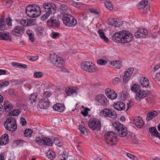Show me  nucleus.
Here are the masks:
<instances>
[{
  "instance_id": "a878e982",
  "label": "nucleus",
  "mask_w": 160,
  "mask_h": 160,
  "mask_svg": "<svg viewBox=\"0 0 160 160\" xmlns=\"http://www.w3.org/2000/svg\"><path fill=\"white\" fill-rule=\"evenodd\" d=\"M118 135L120 137H126L128 134L127 130L126 127H124L121 130H118V132H116Z\"/></svg>"
},
{
  "instance_id": "338daca9",
  "label": "nucleus",
  "mask_w": 160,
  "mask_h": 160,
  "mask_svg": "<svg viewBox=\"0 0 160 160\" xmlns=\"http://www.w3.org/2000/svg\"><path fill=\"white\" fill-rule=\"evenodd\" d=\"M23 141L20 140H16L15 142L17 145H20V146H22L23 144Z\"/></svg>"
},
{
  "instance_id": "cd10ccee",
  "label": "nucleus",
  "mask_w": 160,
  "mask_h": 160,
  "mask_svg": "<svg viewBox=\"0 0 160 160\" xmlns=\"http://www.w3.org/2000/svg\"><path fill=\"white\" fill-rule=\"evenodd\" d=\"M157 114V112L155 111L149 112L147 114L146 119L147 120L149 121L153 118L155 117L156 116Z\"/></svg>"
},
{
  "instance_id": "4d7b16f0",
  "label": "nucleus",
  "mask_w": 160,
  "mask_h": 160,
  "mask_svg": "<svg viewBox=\"0 0 160 160\" xmlns=\"http://www.w3.org/2000/svg\"><path fill=\"white\" fill-rule=\"evenodd\" d=\"M112 82L115 85L117 84L120 82V79L116 77L113 80Z\"/></svg>"
},
{
  "instance_id": "ea45409f",
  "label": "nucleus",
  "mask_w": 160,
  "mask_h": 160,
  "mask_svg": "<svg viewBox=\"0 0 160 160\" xmlns=\"http://www.w3.org/2000/svg\"><path fill=\"white\" fill-rule=\"evenodd\" d=\"M37 96L36 94H31L29 96V100L31 102H33L36 101Z\"/></svg>"
},
{
  "instance_id": "603ef678",
  "label": "nucleus",
  "mask_w": 160,
  "mask_h": 160,
  "mask_svg": "<svg viewBox=\"0 0 160 160\" xmlns=\"http://www.w3.org/2000/svg\"><path fill=\"white\" fill-rule=\"evenodd\" d=\"M90 110L88 108H86L84 110V111L81 112V114L84 116L86 117L88 115V111H90Z\"/></svg>"
},
{
  "instance_id": "20e7f679",
  "label": "nucleus",
  "mask_w": 160,
  "mask_h": 160,
  "mask_svg": "<svg viewBox=\"0 0 160 160\" xmlns=\"http://www.w3.org/2000/svg\"><path fill=\"white\" fill-rule=\"evenodd\" d=\"M5 128L12 132H15L17 128L16 121L13 117H9L4 124Z\"/></svg>"
},
{
  "instance_id": "e433bc0d",
  "label": "nucleus",
  "mask_w": 160,
  "mask_h": 160,
  "mask_svg": "<svg viewBox=\"0 0 160 160\" xmlns=\"http://www.w3.org/2000/svg\"><path fill=\"white\" fill-rule=\"evenodd\" d=\"M140 82L141 84L143 87H147L149 84V81L146 78H143V80L141 79Z\"/></svg>"
},
{
  "instance_id": "dca6fc26",
  "label": "nucleus",
  "mask_w": 160,
  "mask_h": 160,
  "mask_svg": "<svg viewBox=\"0 0 160 160\" xmlns=\"http://www.w3.org/2000/svg\"><path fill=\"white\" fill-rule=\"evenodd\" d=\"M148 35V32L146 29L142 28L138 30L134 34V36L137 38H145Z\"/></svg>"
},
{
  "instance_id": "a19ab883",
  "label": "nucleus",
  "mask_w": 160,
  "mask_h": 160,
  "mask_svg": "<svg viewBox=\"0 0 160 160\" xmlns=\"http://www.w3.org/2000/svg\"><path fill=\"white\" fill-rule=\"evenodd\" d=\"M19 22L18 23H20V24L22 26L24 27L27 26L28 24L27 23V19H22L20 21H18Z\"/></svg>"
},
{
  "instance_id": "9b49d317",
  "label": "nucleus",
  "mask_w": 160,
  "mask_h": 160,
  "mask_svg": "<svg viewBox=\"0 0 160 160\" xmlns=\"http://www.w3.org/2000/svg\"><path fill=\"white\" fill-rule=\"evenodd\" d=\"M36 141L37 142L41 145H47L49 146L52 145V142L49 138L46 137L40 138V137L37 138Z\"/></svg>"
},
{
  "instance_id": "4be33fe9",
  "label": "nucleus",
  "mask_w": 160,
  "mask_h": 160,
  "mask_svg": "<svg viewBox=\"0 0 160 160\" xmlns=\"http://www.w3.org/2000/svg\"><path fill=\"white\" fill-rule=\"evenodd\" d=\"M105 93L107 97L111 100L115 99L117 96V93L113 90L108 89Z\"/></svg>"
},
{
  "instance_id": "9d476101",
  "label": "nucleus",
  "mask_w": 160,
  "mask_h": 160,
  "mask_svg": "<svg viewBox=\"0 0 160 160\" xmlns=\"http://www.w3.org/2000/svg\"><path fill=\"white\" fill-rule=\"evenodd\" d=\"M100 115L102 116L110 118L113 119L116 118L117 117V114L115 111L108 108H105L102 110Z\"/></svg>"
},
{
  "instance_id": "1a4fd4ad",
  "label": "nucleus",
  "mask_w": 160,
  "mask_h": 160,
  "mask_svg": "<svg viewBox=\"0 0 160 160\" xmlns=\"http://www.w3.org/2000/svg\"><path fill=\"white\" fill-rule=\"evenodd\" d=\"M88 124L89 127L92 130L98 131L101 129L100 122L96 118H91L88 121Z\"/></svg>"
},
{
  "instance_id": "473e14b6",
  "label": "nucleus",
  "mask_w": 160,
  "mask_h": 160,
  "mask_svg": "<svg viewBox=\"0 0 160 160\" xmlns=\"http://www.w3.org/2000/svg\"><path fill=\"white\" fill-rule=\"evenodd\" d=\"M110 64L113 66V68H119L121 66V63L120 61H114L110 62Z\"/></svg>"
},
{
  "instance_id": "37998d69",
  "label": "nucleus",
  "mask_w": 160,
  "mask_h": 160,
  "mask_svg": "<svg viewBox=\"0 0 160 160\" xmlns=\"http://www.w3.org/2000/svg\"><path fill=\"white\" fill-rule=\"evenodd\" d=\"M43 75V73L40 72H34V77L35 78H40Z\"/></svg>"
},
{
  "instance_id": "2f4dec72",
  "label": "nucleus",
  "mask_w": 160,
  "mask_h": 160,
  "mask_svg": "<svg viewBox=\"0 0 160 160\" xmlns=\"http://www.w3.org/2000/svg\"><path fill=\"white\" fill-rule=\"evenodd\" d=\"M142 89L140 86L138 84H135L132 86L131 88L132 92L136 93Z\"/></svg>"
},
{
  "instance_id": "13d9d810",
  "label": "nucleus",
  "mask_w": 160,
  "mask_h": 160,
  "mask_svg": "<svg viewBox=\"0 0 160 160\" xmlns=\"http://www.w3.org/2000/svg\"><path fill=\"white\" fill-rule=\"evenodd\" d=\"M7 24L8 26H10L12 24V20L10 17H8L6 19Z\"/></svg>"
},
{
  "instance_id": "6e6552de",
  "label": "nucleus",
  "mask_w": 160,
  "mask_h": 160,
  "mask_svg": "<svg viewBox=\"0 0 160 160\" xmlns=\"http://www.w3.org/2000/svg\"><path fill=\"white\" fill-rule=\"evenodd\" d=\"M50 62L55 66L62 68L64 65V60L55 54L51 55L50 57Z\"/></svg>"
},
{
  "instance_id": "5fc2aeb1",
  "label": "nucleus",
  "mask_w": 160,
  "mask_h": 160,
  "mask_svg": "<svg viewBox=\"0 0 160 160\" xmlns=\"http://www.w3.org/2000/svg\"><path fill=\"white\" fill-rule=\"evenodd\" d=\"M90 11L92 13H94L96 14H99L101 13L100 12L95 9H90Z\"/></svg>"
},
{
  "instance_id": "c9c22d12",
  "label": "nucleus",
  "mask_w": 160,
  "mask_h": 160,
  "mask_svg": "<svg viewBox=\"0 0 160 160\" xmlns=\"http://www.w3.org/2000/svg\"><path fill=\"white\" fill-rule=\"evenodd\" d=\"M149 130L151 136L156 137L158 135V132L155 127H152L150 128Z\"/></svg>"
},
{
  "instance_id": "e2e57ef3",
  "label": "nucleus",
  "mask_w": 160,
  "mask_h": 160,
  "mask_svg": "<svg viewBox=\"0 0 160 160\" xmlns=\"http://www.w3.org/2000/svg\"><path fill=\"white\" fill-rule=\"evenodd\" d=\"M54 153L53 152L52 153L50 152L48 155V157L49 158L53 160L55 158V156H54Z\"/></svg>"
},
{
  "instance_id": "aec40b11",
  "label": "nucleus",
  "mask_w": 160,
  "mask_h": 160,
  "mask_svg": "<svg viewBox=\"0 0 160 160\" xmlns=\"http://www.w3.org/2000/svg\"><path fill=\"white\" fill-rule=\"evenodd\" d=\"M39 105L40 108L43 109H46L49 107V102L48 99L45 98H42L39 102Z\"/></svg>"
},
{
  "instance_id": "2eb2a0df",
  "label": "nucleus",
  "mask_w": 160,
  "mask_h": 160,
  "mask_svg": "<svg viewBox=\"0 0 160 160\" xmlns=\"http://www.w3.org/2000/svg\"><path fill=\"white\" fill-rule=\"evenodd\" d=\"M150 92L149 91L144 90L142 88L139 92L136 93V99L138 100H140L148 96Z\"/></svg>"
},
{
  "instance_id": "c03bdc74",
  "label": "nucleus",
  "mask_w": 160,
  "mask_h": 160,
  "mask_svg": "<svg viewBox=\"0 0 160 160\" xmlns=\"http://www.w3.org/2000/svg\"><path fill=\"white\" fill-rule=\"evenodd\" d=\"M79 129L82 133L85 135L87 134V131L84 127L80 126L79 127Z\"/></svg>"
},
{
  "instance_id": "7c9ffc66",
  "label": "nucleus",
  "mask_w": 160,
  "mask_h": 160,
  "mask_svg": "<svg viewBox=\"0 0 160 160\" xmlns=\"http://www.w3.org/2000/svg\"><path fill=\"white\" fill-rule=\"evenodd\" d=\"M26 32L27 35L29 37V40L31 42H33L34 40V35L33 32L30 29L27 30Z\"/></svg>"
},
{
  "instance_id": "4c0bfd02",
  "label": "nucleus",
  "mask_w": 160,
  "mask_h": 160,
  "mask_svg": "<svg viewBox=\"0 0 160 160\" xmlns=\"http://www.w3.org/2000/svg\"><path fill=\"white\" fill-rule=\"evenodd\" d=\"M33 131L31 129H26L24 132V136L26 137H31Z\"/></svg>"
},
{
  "instance_id": "49530a36",
  "label": "nucleus",
  "mask_w": 160,
  "mask_h": 160,
  "mask_svg": "<svg viewBox=\"0 0 160 160\" xmlns=\"http://www.w3.org/2000/svg\"><path fill=\"white\" fill-rule=\"evenodd\" d=\"M35 20L32 19H27V26H32L35 24Z\"/></svg>"
},
{
  "instance_id": "39448f33",
  "label": "nucleus",
  "mask_w": 160,
  "mask_h": 160,
  "mask_svg": "<svg viewBox=\"0 0 160 160\" xmlns=\"http://www.w3.org/2000/svg\"><path fill=\"white\" fill-rule=\"evenodd\" d=\"M62 20L64 24L67 27H73L77 24L76 19L70 14H64Z\"/></svg>"
},
{
  "instance_id": "8fccbe9b",
  "label": "nucleus",
  "mask_w": 160,
  "mask_h": 160,
  "mask_svg": "<svg viewBox=\"0 0 160 160\" xmlns=\"http://www.w3.org/2000/svg\"><path fill=\"white\" fill-rule=\"evenodd\" d=\"M9 82L8 81H6L1 82L0 83L1 88H3L7 86L9 84Z\"/></svg>"
},
{
  "instance_id": "79ce46f5",
  "label": "nucleus",
  "mask_w": 160,
  "mask_h": 160,
  "mask_svg": "<svg viewBox=\"0 0 160 160\" xmlns=\"http://www.w3.org/2000/svg\"><path fill=\"white\" fill-rule=\"evenodd\" d=\"M153 79L156 82H160V72L157 73L153 77Z\"/></svg>"
},
{
  "instance_id": "ddd939ff",
  "label": "nucleus",
  "mask_w": 160,
  "mask_h": 160,
  "mask_svg": "<svg viewBox=\"0 0 160 160\" xmlns=\"http://www.w3.org/2000/svg\"><path fill=\"white\" fill-rule=\"evenodd\" d=\"M47 24L50 27H53L54 28H58L60 26V22L58 18L56 17H53L48 20Z\"/></svg>"
},
{
  "instance_id": "bf43d9fd",
  "label": "nucleus",
  "mask_w": 160,
  "mask_h": 160,
  "mask_svg": "<svg viewBox=\"0 0 160 160\" xmlns=\"http://www.w3.org/2000/svg\"><path fill=\"white\" fill-rule=\"evenodd\" d=\"M38 58V56H32V57H28V60H30L32 61H34L37 60Z\"/></svg>"
},
{
  "instance_id": "4468645a",
  "label": "nucleus",
  "mask_w": 160,
  "mask_h": 160,
  "mask_svg": "<svg viewBox=\"0 0 160 160\" xmlns=\"http://www.w3.org/2000/svg\"><path fill=\"white\" fill-rule=\"evenodd\" d=\"M95 99L98 105L103 106L107 105L108 101L107 98L104 95L102 94L98 95L96 97Z\"/></svg>"
},
{
  "instance_id": "de8ad7c7",
  "label": "nucleus",
  "mask_w": 160,
  "mask_h": 160,
  "mask_svg": "<svg viewBox=\"0 0 160 160\" xmlns=\"http://www.w3.org/2000/svg\"><path fill=\"white\" fill-rule=\"evenodd\" d=\"M97 62L99 65H104L107 63V61L103 59H100L98 60Z\"/></svg>"
},
{
  "instance_id": "f704fd0d",
  "label": "nucleus",
  "mask_w": 160,
  "mask_h": 160,
  "mask_svg": "<svg viewBox=\"0 0 160 160\" xmlns=\"http://www.w3.org/2000/svg\"><path fill=\"white\" fill-rule=\"evenodd\" d=\"M59 11L61 13L64 14L66 13L68 11V7L65 5L61 4H60L59 8Z\"/></svg>"
},
{
  "instance_id": "774afa93",
  "label": "nucleus",
  "mask_w": 160,
  "mask_h": 160,
  "mask_svg": "<svg viewBox=\"0 0 160 160\" xmlns=\"http://www.w3.org/2000/svg\"><path fill=\"white\" fill-rule=\"evenodd\" d=\"M128 96V94L125 91H122L121 94V97H122L123 99H125Z\"/></svg>"
},
{
  "instance_id": "0eeeda50",
  "label": "nucleus",
  "mask_w": 160,
  "mask_h": 160,
  "mask_svg": "<svg viewBox=\"0 0 160 160\" xmlns=\"http://www.w3.org/2000/svg\"><path fill=\"white\" fill-rule=\"evenodd\" d=\"M80 66L82 69L90 73L94 72L97 70L95 65L90 62H84L81 63Z\"/></svg>"
},
{
  "instance_id": "a211bd4d",
  "label": "nucleus",
  "mask_w": 160,
  "mask_h": 160,
  "mask_svg": "<svg viewBox=\"0 0 160 160\" xmlns=\"http://www.w3.org/2000/svg\"><path fill=\"white\" fill-rule=\"evenodd\" d=\"M113 107L115 109L121 111L125 109L126 106L122 102L119 101L114 102L113 105Z\"/></svg>"
},
{
  "instance_id": "412c9836",
  "label": "nucleus",
  "mask_w": 160,
  "mask_h": 160,
  "mask_svg": "<svg viewBox=\"0 0 160 160\" xmlns=\"http://www.w3.org/2000/svg\"><path fill=\"white\" fill-rule=\"evenodd\" d=\"M11 39L12 36L10 33L4 31L0 32V40L9 41Z\"/></svg>"
},
{
  "instance_id": "680f3d73",
  "label": "nucleus",
  "mask_w": 160,
  "mask_h": 160,
  "mask_svg": "<svg viewBox=\"0 0 160 160\" xmlns=\"http://www.w3.org/2000/svg\"><path fill=\"white\" fill-rule=\"evenodd\" d=\"M20 122L21 123L22 126H24L26 125L27 123V122L25 119L21 117L20 118Z\"/></svg>"
},
{
  "instance_id": "6e6d98bb",
  "label": "nucleus",
  "mask_w": 160,
  "mask_h": 160,
  "mask_svg": "<svg viewBox=\"0 0 160 160\" xmlns=\"http://www.w3.org/2000/svg\"><path fill=\"white\" fill-rule=\"evenodd\" d=\"M71 92H72V95H73L74 94L75 95H76L77 92H78V89L75 87H73L72 88H71Z\"/></svg>"
},
{
  "instance_id": "f257e3e1",
  "label": "nucleus",
  "mask_w": 160,
  "mask_h": 160,
  "mask_svg": "<svg viewBox=\"0 0 160 160\" xmlns=\"http://www.w3.org/2000/svg\"><path fill=\"white\" fill-rule=\"evenodd\" d=\"M132 39V34L125 30L116 32L112 37V40L114 42L118 43H128Z\"/></svg>"
},
{
  "instance_id": "7ed1b4c3",
  "label": "nucleus",
  "mask_w": 160,
  "mask_h": 160,
  "mask_svg": "<svg viewBox=\"0 0 160 160\" xmlns=\"http://www.w3.org/2000/svg\"><path fill=\"white\" fill-rule=\"evenodd\" d=\"M26 13L29 17L36 18L40 16L41 10L40 7L36 4L28 5L26 8Z\"/></svg>"
},
{
  "instance_id": "09e8293b",
  "label": "nucleus",
  "mask_w": 160,
  "mask_h": 160,
  "mask_svg": "<svg viewBox=\"0 0 160 160\" xmlns=\"http://www.w3.org/2000/svg\"><path fill=\"white\" fill-rule=\"evenodd\" d=\"M109 24L114 27H118V23L117 21L115 19H113L111 22H109Z\"/></svg>"
},
{
  "instance_id": "c85d7f7f",
  "label": "nucleus",
  "mask_w": 160,
  "mask_h": 160,
  "mask_svg": "<svg viewBox=\"0 0 160 160\" xmlns=\"http://www.w3.org/2000/svg\"><path fill=\"white\" fill-rule=\"evenodd\" d=\"M4 106L5 112H8L13 108L12 104L8 102H4Z\"/></svg>"
},
{
  "instance_id": "58836bf2",
  "label": "nucleus",
  "mask_w": 160,
  "mask_h": 160,
  "mask_svg": "<svg viewBox=\"0 0 160 160\" xmlns=\"http://www.w3.org/2000/svg\"><path fill=\"white\" fill-rule=\"evenodd\" d=\"M21 112L18 109H14L10 112L9 114L10 116H17L19 115Z\"/></svg>"
},
{
  "instance_id": "5701e85b",
  "label": "nucleus",
  "mask_w": 160,
  "mask_h": 160,
  "mask_svg": "<svg viewBox=\"0 0 160 160\" xmlns=\"http://www.w3.org/2000/svg\"><path fill=\"white\" fill-rule=\"evenodd\" d=\"M9 141L8 135L7 134H4L0 138V144L3 146L7 144Z\"/></svg>"
},
{
  "instance_id": "0e129e2a",
  "label": "nucleus",
  "mask_w": 160,
  "mask_h": 160,
  "mask_svg": "<svg viewBox=\"0 0 160 160\" xmlns=\"http://www.w3.org/2000/svg\"><path fill=\"white\" fill-rule=\"evenodd\" d=\"M8 92L10 95L12 96H14L16 94L15 91L14 89H9L8 91Z\"/></svg>"
},
{
  "instance_id": "6ab92c4d",
  "label": "nucleus",
  "mask_w": 160,
  "mask_h": 160,
  "mask_svg": "<svg viewBox=\"0 0 160 160\" xmlns=\"http://www.w3.org/2000/svg\"><path fill=\"white\" fill-rule=\"evenodd\" d=\"M131 121L133 122L136 127L138 128H141L143 126L144 122L141 117H136Z\"/></svg>"
},
{
  "instance_id": "72a5a7b5",
  "label": "nucleus",
  "mask_w": 160,
  "mask_h": 160,
  "mask_svg": "<svg viewBox=\"0 0 160 160\" xmlns=\"http://www.w3.org/2000/svg\"><path fill=\"white\" fill-rule=\"evenodd\" d=\"M98 33L100 37L104 41L108 42L109 41L108 38L105 36L104 33L101 29H99L98 31Z\"/></svg>"
},
{
  "instance_id": "423d86ee",
  "label": "nucleus",
  "mask_w": 160,
  "mask_h": 160,
  "mask_svg": "<svg viewBox=\"0 0 160 160\" xmlns=\"http://www.w3.org/2000/svg\"><path fill=\"white\" fill-rule=\"evenodd\" d=\"M105 139L108 144L110 146L115 145L118 141L116 133L113 131H108L104 136Z\"/></svg>"
},
{
  "instance_id": "f8f14e48",
  "label": "nucleus",
  "mask_w": 160,
  "mask_h": 160,
  "mask_svg": "<svg viewBox=\"0 0 160 160\" xmlns=\"http://www.w3.org/2000/svg\"><path fill=\"white\" fill-rule=\"evenodd\" d=\"M25 28L19 25L16 26L14 27L12 31V33L13 35L20 37L24 33Z\"/></svg>"
},
{
  "instance_id": "052dcab7",
  "label": "nucleus",
  "mask_w": 160,
  "mask_h": 160,
  "mask_svg": "<svg viewBox=\"0 0 160 160\" xmlns=\"http://www.w3.org/2000/svg\"><path fill=\"white\" fill-rule=\"evenodd\" d=\"M43 32V29L41 27H39L37 29V32L39 34H41Z\"/></svg>"
},
{
  "instance_id": "f3484780",
  "label": "nucleus",
  "mask_w": 160,
  "mask_h": 160,
  "mask_svg": "<svg viewBox=\"0 0 160 160\" xmlns=\"http://www.w3.org/2000/svg\"><path fill=\"white\" fill-rule=\"evenodd\" d=\"M133 71L134 69L132 68H130L126 70L123 77V81L124 83L127 82L129 81L130 77L132 74Z\"/></svg>"
},
{
  "instance_id": "b1692460",
  "label": "nucleus",
  "mask_w": 160,
  "mask_h": 160,
  "mask_svg": "<svg viewBox=\"0 0 160 160\" xmlns=\"http://www.w3.org/2000/svg\"><path fill=\"white\" fill-rule=\"evenodd\" d=\"M53 108L55 111L62 112L64 111L65 106L61 103H58L53 105Z\"/></svg>"
},
{
  "instance_id": "c756f323",
  "label": "nucleus",
  "mask_w": 160,
  "mask_h": 160,
  "mask_svg": "<svg viewBox=\"0 0 160 160\" xmlns=\"http://www.w3.org/2000/svg\"><path fill=\"white\" fill-rule=\"evenodd\" d=\"M4 17L0 19V30H4L8 28L5 22L4 21Z\"/></svg>"
},
{
  "instance_id": "f03ea898",
  "label": "nucleus",
  "mask_w": 160,
  "mask_h": 160,
  "mask_svg": "<svg viewBox=\"0 0 160 160\" xmlns=\"http://www.w3.org/2000/svg\"><path fill=\"white\" fill-rule=\"evenodd\" d=\"M43 8L46 13L41 18L42 21L46 20L50 14H53L56 13V7L54 3H44L43 5Z\"/></svg>"
},
{
  "instance_id": "864d4df0",
  "label": "nucleus",
  "mask_w": 160,
  "mask_h": 160,
  "mask_svg": "<svg viewBox=\"0 0 160 160\" xmlns=\"http://www.w3.org/2000/svg\"><path fill=\"white\" fill-rule=\"evenodd\" d=\"M104 4L108 9H110L112 7V5L111 2L107 1L105 2Z\"/></svg>"
},
{
  "instance_id": "bb28decb",
  "label": "nucleus",
  "mask_w": 160,
  "mask_h": 160,
  "mask_svg": "<svg viewBox=\"0 0 160 160\" xmlns=\"http://www.w3.org/2000/svg\"><path fill=\"white\" fill-rule=\"evenodd\" d=\"M112 124L115 129V132H118L119 129V130H121L122 128H123L125 127L123 125L118 122H114L112 123Z\"/></svg>"
},
{
  "instance_id": "a18cd8bd",
  "label": "nucleus",
  "mask_w": 160,
  "mask_h": 160,
  "mask_svg": "<svg viewBox=\"0 0 160 160\" xmlns=\"http://www.w3.org/2000/svg\"><path fill=\"white\" fill-rule=\"evenodd\" d=\"M51 36V37L53 39L57 38L60 36L59 33L54 32H52Z\"/></svg>"
},
{
  "instance_id": "69168bd1",
  "label": "nucleus",
  "mask_w": 160,
  "mask_h": 160,
  "mask_svg": "<svg viewBox=\"0 0 160 160\" xmlns=\"http://www.w3.org/2000/svg\"><path fill=\"white\" fill-rule=\"evenodd\" d=\"M65 91L67 95H72V92H71V88H66Z\"/></svg>"
},
{
  "instance_id": "3c124183",
  "label": "nucleus",
  "mask_w": 160,
  "mask_h": 160,
  "mask_svg": "<svg viewBox=\"0 0 160 160\" xmlns=\"http://www.w3.org/2000/svg\"><path fill=\"white\" fill-rule=\"evenodd\" d=\"M51 95V92L48 91H47L44 92V97L43 98H45L48 99V98Z\"/></svg>"
},
{
  "instance_id": "393cba45",
  "label": "nucleus",
  "mask_w": 160,
  "mask_h": 160,
  "mask_svg": "<svg viewBox=\"0 0 160 160\" xmlns=\"http://www.w3.org/2000/svg\"><path fill=\"white\" fill-rule=\"evenodd\" d=\"M148 3V0H142L137 4L138 8L139 9H145L146 7L148 8L149 6L147 5Z\"/></svg>"
}]
</instances>
